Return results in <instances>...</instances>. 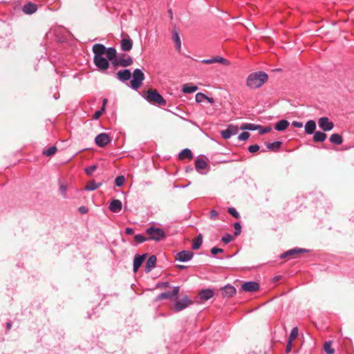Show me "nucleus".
Returning <instances> with one entry per match:
<instances>
[{
	"label": "nucleus",
	"mask_w": 354,
	"mask_h": 354,
	"mask_svg": "<svg viewBox=\"0 0 354 354\" xmlns=\"http://www.w3.org/2000/svg\"><path fill=\"white\" fill-rule=\"evenodd\" d=\"M104 46L101 44H94L93 46V52L94 53L93 62L96 67L101 71H106L109 63L104 57Z\"/></svg>",
	"instance_id": "f257e3e1"
},
{
	"label": "nucleus",
	"mask_w": 354,
	"mask_h": 354,
	"mask_svg": "<svg viewBox=\"0 0 354 354\" xmlns=\"http://www.w3.org/2000/svg\"><path fill=\"white\" fill-rule=\"evenodd\" d=\"M268 79V75L262 71L252 73L250 74L246 80V84L252 89H255L262 86Z\"/></svg>",
	"instance_id": "f03ea898"
},
{
	"label": "nucleus",
	"mask_w": 354,
	"mask_h": 354,
	"mask_svg": "<svg viewBox=\"0 0 354 354\" xmlns=\"http://www.w3.org/2000/svg\"><path fill=\"white\" fill-rule=\"evenodd\" d=\"M146 99L149 102L156 103L160 106H165L167 104L166 100L155 89H151L147 92Z\"/></svg>",
	"instance_id": "7ed1b4c3"
},
{
	"label": "nucleus",
	"mask_w": 354,
	"mask_h": 354,
	"mask_svg": "<svg viewBox=\"0 0 354 354\" xmlns=\"http://www.w3.org/2000/svg\"><path fill=\"white\" fill-rule=\"evenodd\" d=\"M146 232L149 235L148 239L156 241H159L165 237L164 230L158 227H150L146 230Z\"/></svg>",
	"instance_id": "20e7f679"
},
{
	"label": "nucleus",
	"mask_w": 354,
	"mask_h": 354,
	"mask_svg": "<svg viewBox=\"0 0 354 354\" xmlns=\"http://www.w3.org/2000/svg\"><path fill=\"white\" fill-rule=\"evenodd\" d=\"M132 77L131 86L132 88L137 90L142 85L145 80V75L140 69L136 68L133 71Z\"/></svg>",
	"instance_id": "39448f33"
},
{
	"label": "nucleus",
	"mask_w": 354,
	"mask_h": 354,
	"mask_svg": "<svg viewBox=\"0 0 354 354\" xmlns=\"http://www.w3.org/2000/svg\"><path fill=\"white\" fill-rule=\"evenodd\" d=\"M319 127L323 131H329L334 128V124L327 117H322L318 120Z\"/></svg>",
	"instance_id": "423d86ee"
},
{
	"label": "nucleus",
	"mask_w": 354,
	"mask_h": 354,
	"mask_svg": "<svg viewBox=\"0 0 354 354\" xmlns=\"http://www.w3.org/2000/svg\"><path fill=\"white\" fill-rule=\"evenodd\" d=\"M192 301L187 297H185L183 299L176 302L174 306V310L175 312H180L191 304Z\"/></svg>",
	"instance_id": "0eeeda50"
},
{
	"label": "nucleus",
	"mask_w": 354,
	"mask_h": 354,
	"mask_svg": "<svg viewBox=\"0 0 354 354\" xmlns=\"http://www.w3.org/2000/svg\"><path fill=\"white\" fill-rule=\"evenodd\" d=\"M95 142L98 147H104L111 142V139L107 133H101L95 137Z\"/></svg>",
	"instance_id": "6e6552de"
},
{
	"label": "nucleus",
	"mask_w": 354,
	"mask_h": 354,
	"mask_svg": "<svg viewBox=\"0 0 354 354\" xmlns=\"http://www.w3.org/2000/svg\"><path fill=\"white\" fill-rule=\"evenodd\" d=\"M133 63L132 58L128 55H123L122 57H119L118 59H115L113 62V64L115 66H121L122 67H127L131 65Z\"/></svg>",
	"instance_id": "1a4fd4ad"
},
{
	"label": "nucleus",
	"mask_w": 354,
	"mask_h": 354,
	"mask_svg": "<svg viewBox=\"0 0 354 354\" xmlns=\"http://www.w3.org/2000/svg\"><path fill=\"white\" fill-rule=\"evenodd\" d=\"M238 131L237 126L230 124L226 129L221 131V134L224 139H229L232 136L236 135Z\"/></svg>",
	"instance_id": "9d476101"
},
{
	"label": "nucleus",
	"mask_w": 354,
	"mask_h": 354,
	"mask_svg": "<svg viewBox=\"0 0 354 354\" xmlns=\"http://www.w3.org/2000/svg\"><path fill=\"white\" fill-rule=\"evenodd\" d=\"M194 256L193 252L190 250H183L181 252H179L176 255V260L185 262L191 260Z\"/></svg>",
	"instance_id": "9b49d317"
},
{
	"label": "nucleus",
	"mask_w": 354,
	"mask_h": 354,
	"mask_svg": "<svg viewBox=\"0 0 354 354\" xmlns=\"http://www.w3.org/2000/svg\"><path fill=\"white\" fill-rule=\"evenodd\" d=\"M180 288L178 286H176L174 288L171 292H165L160 294L157 297L156 300H162L165 299H171L174 297H176L179 293Z\"/></svg>",
	"instance_id": "f8f14e48"
},
{
	"label": "nucleus",
	"mask_w": 354,
	"mask_h": 354,
	"mask_svg": "<svg viewBox=\"0 0 354 354\" xmlns=\"http://www.w3.org/2000/svg\"><path fill=\"white\" fill-rule=\"evenodd\" d=\"M241 289L245 292H252L259 289V285L255 281H248L242 284Z\"/></svg>",
	"instance_id": "ddd939ff"
},
{
	"label": "nucleus",
	"mask_w": 354,
	"mask_h": 354,
	"mask_svg": "<svg viewBox=\"0 0 354 354\" xmlns=\"http://www.w3.org/2000/svg\"><path fill=\"white\" fill-rule=\"evenodd\" d=\"M201 62L203 64H214V63H221L224 65L229 64V62L227 59H225V58H223L222 57H219V56H216V57L211 58V59H203L201 61Z\"/></svg>",
	"instance_id": "4468645a"
},
{
	"label": "nucleus",
	"mask_w": 354,
	"mask_h": 354,
	"mask_svg": "<svg viewBox=\"0 0 354 354\" xmlns=\"http://www.w3.org/2000/svg\"><path fill=\"white\" fill-rule=\"evenodd\" d=\"M133 46V41L131 39L129 36H127V37L123 38L121 40V48L123 51H130L132 49Z\"/></svg>",
	"instance_id": "2eb2a0df"
},
{
	"label": "nucleus",
	"mask_w": 354,
	"mask_h": 354,
	"mask_svg": "<svg viewBox=\"0 0 354 354\" xmlns=\"http://www.w3.org/2000/svg\"><path fill=\"white\" fill-rule=\"evenodd\" d=\"M146 258V254L139 255L137 254L135 256L133 259V272H136L140 266L142 264L144 260Z\"/></svg>",
	"instance_id": "dca6fc26"
},
{
	"label": "nucleus",
	"mask_w": 354,
	"mask_h": 354,
	"mask_svg": "<svg viewBox=\"0 0 354 354\" xmlns=\"http://www.w3.org/2000/svg\"><path fill=\"white\" fill-rule=\"evenodd\" d=\"M122 207V202L120 200L114 199L109 205V209L114 213H118Z\"/></svg>",
	"instance_id": "f3484780"
},
{
	"label": "nucleus",
	"mask_w": 354,
	"mask_h": 354,
	"mask_svg": "<svg viewBox=\"0 0 354 354\" xmlns=\"http://www.w3.org/2000/svg\"><path fill=\"white\" fill-rule=\"evenodd\" d=\"M37 5L32 3L28 2L24 5V13L27 15H32L35 13L37 10Z\"/></svg>",
	"instance_id": "a211bd4d"
},
{
	"label": "nucleus",
	"mask_w": 354,
	"mask_h": 354,
	"mask_svg": "<svg viewBox=\"0 0 354 354\" xmlns=\"http://www.w3.org/2000/svg\"><path fill=\"white\" fill-rule=\"evenodd\" d=\"M305 132L308 135H311L315 132L316 123L314 120H310L306 122L304 126Z\"/></svg>",
	"instance_id": "6ab92c4d"
},
{
	"label": "nucleus",
	"mask_w": 354,
	"mask_h": 354,
	"mask_svg": "<svg viewBox=\"0 0 354 354\" xmlns=\"http://www.w3.org/2000/svg\"><path fill=\"white\" fill-rule=\"evenodd\" d=\"M116 75L118 79L122 82L129 80L131 76V71L129 69L119 71Z\"/></svg>",
	"instance_id": "aec40b11"
},
{
	"label": "nucleus",
	"mask_w": 354,
	"mask_h": 354,
	"mask_svg": "<svg viewBox=\"0 0 354 354\" xmlns=\"http://www.w3.org/2000/svg\"><path fill=\"white\" fill-rule=\"evenodd\" d=\"M104 55L111 62H113L116 57V50L114 48H106L104 46Z\"/></svg>",
	"instance_id": "412c9836"
},
{
	"label": "nucleus",
	"mask_w": 354,
	"mask_h": 354,
	"mask_svg": "<svg viewBox=\"0 0 354 354\" xmlns=\"http://www.w3.org/2000/svg\"><path fill=\"white\" fill-rule=\"evenodd\" d=\"M156 257L154 255H151L147 259L145 264V271L147 272H149L156 266Z\"/></svg>",
	"instance_id": "4be33fe9"
},
{
	"label": "nucleus",
	"mask_w": 354,
	"mask_h": 354,
	"mask_svg": "<svg viewBox=\"0 0 354 354\" xmlns=\"http://www.w3.org/2000/svg\"><path fill=\"white\" fill-rule=\"evenodd\" d=\"M214 296V292L211 289H204L200 291L199 297L201 300L207 301Z\"/></svg>",
	"instance_id": "5701e85b"
},
{
	"label": "nucleus",
	"mask_w": 354,
	"mask_h": 354,
	"mask_svg": "<svg viewBox=\"0 0 354 354\" xmlns=\"http://www.w3.org/2000/svg\"><path fill=\"white\" fill-rule=\"evenodd\" d=\"M235 293L236 289L230 285L225 286L222 290V294L224 297H232Z\"/></svg>",
	"instance_id": "b1692460"
},
{
	"label": "nucleus",
	"mask_w": 354,
	"mask_h": 354,
	"mask_svg": "<svg viewBox=\"0 0 354 354\" xmlns=\"http://www.w3.org/2000/svg\"><path fill=\"white\" fill-rule=\"evenodd\" d=\"M326 134L324 131H317L314 133L313 141L315 142H322L326 139Z\"/></svg>",
	"instance_id": "393cba45"
},
{
	"label": "nucleus",
	"mask_w": 354,
	"mask_h": 354,
	"mask_svg": "<svg viewBox=\"0 0 354 354\" xmlns=\"http://www.w3.org/2000/svg\"><path fill=\"white\" fill-rule=\"evenodd\" d=\"M207 166V164L206 161L204 159L198 158L196 160L195 167H196V169L199 173H202L201 170L205 169Z\"/></svg>",
	"instance_id": "a878e982"
},
{
	"label": "nucleus",
	"mask_w": 354,
	"mask_h": 354,
	"mask_svg": "<svg viewBox=\"0 0 354 354\" xmlns=\"http://www.w3.org/2000/svg\"><path fill=\"white\" fill-rule=\"evenodd\" d=\"M289 126V122L286 120H281L277 122L274 126V129L278 131H284Z\"/></svg>",
	"instance_id": "bb28decb"
},
{
	"label": "nucleus",
	"mask_w": 354,
	"mask_h": 354,
	"mask_svg": "<svg viewBox=\"0 0 354 354\" xmlns=\"http://www.w3.org/2000/svg\"><path fill=\"white\" fill-rule=\"evenodd\" d=\"M306 250H304V249H297V248H295V249H292V250H290L286 252H284L283 254H282L281 255V258H285L288 256H290V255H297V254H299L300 253H303V252H305Z\"/></svg>",
	"instance_id": "cd10ccee"
},
{
	"label": "nucleus",
	"mask_w": 354,
	"mask_h": 354,
	"mask_svg": "<svg viewBox=\"0 0 354 354\" xmlns=\"http://www.w3.org/2000/svg\"><path fill=\"white\" fill-rule=\"evenodd\" d=\"M330 141L335 145H341L343 142L342 137L338 133H333L329 138Z\"/></svg>",
	"instance_id": "c85d7f7f"
},
{
	"label": "nucleus",
	"mask_w": 354,
	"mask_h": 354,
	"mask_svg": "<svg viewBox=\"0 0 354 354\" xmlns=\"http://www.w3.org/2000/svg\"><path fill=\"white\" fill-rule=\"evenodd\" d=\"M178 157L181 160L185 158L192 159L193 158V155L190 149H185L179 153Z\"/></svg>",
	"instance_id": "c756f323"
},
{
	"label": "nucleus",
	"mask_w": 354,
	"mask_h": 354,
	"mask_svg": "<svg viewBox=\"0 0 354 354\" xmlns=\"http://www.w3.org/2000/svg\"><path fill=\"white\" fill-rule=\"evenodd\" d=\"M198 90V87L196 86H191L188 84H184L182 88V91L184 93H192Z\"/></svg>",
	"instance_id": "7c9ffc66"
},
{
	"label": "nucleus",
	"mask_w": 354,
	"mask_h": 354,
	"mask_svg": "<svg viewBox=\"0 0 354 354\" xmlns=\"http://www.w3.org/2000/svg\"><path fill=\"white\" fill-rule=\"evenodd\" d=\"M203 243V236L200 234L193 241L192 248L194 250H198L202 245Z\"/></svg>",
	"instance_id": "2f4dec72"
},
{
	"label": "nucleus",
	"mask_w": 354,
	"mask_h": 354,
	"mask_svg": "<svg viewBox=\"0 0 354 354\" xmlns=\"http://www.w3.org/2000/svg\"><path fill=\"white\" fill-rule=\"evenodd\" d=\"M100 185L101 183H97L95 181L92 180L88 183V184L85 187V189L87 191H93L100 187Z\"/></svg>",
	"instance_id": "473e14b6"
},
{
	"label": "nucleus",
	"mask_w": 354,
	"mask_h": 354,
	"mask_svg": "<svg viewBox=\"0 0 354 354\" xmlns=\"http://www.w3.org/2000/svg\"><path fill=\"white\" fill-rule=\"evenodd\" d=\"M173 40L176 44V48L180 50L181 46V41L178 33L176 31L173 32Z\"/></svg>",
	"instance_id": "72a5a7b5"
},
{
	"label": "nucleus",
	"mask_w": 354,
	"mask_h": 354,
	"mask_svg": "<svg viewBox=\"0 0 354 354\" xmlns=\"http://www.w3.org/2000/svg\"><path fill=\"white\" fill-rule=\"evenodd\" d=\"M281 142L276 141L272 143H268L266 147L270 150H277L280 148Z\"/></svg>",
	"instance_id": "f704fd0d"
},
{
	"label": "nucleus",
	"mask_w": 354,
	"mask_h": 354,
	"mask_svg": "<svg viewBox=\"0 0 354 354\" xmlns=\"http://www.w3.org/2000/svg\"><path fill=\"white\" fill-rule=\"evenodd\" d=\"M259 127H260V126L256 125L254 124L248 123V124H244L243 125H242L241 127V129L254 131V130L258 129Z\"/></svg>",
	"instance_id": "c9c22d12"
},
{
	"label": "nucleus",
	"mask_w": 354,
	"mask_h": 354,
	"mask_svg": "<svg viewBox=\"0 0 354 354\" xmlns=\"http://www.w3.org/2000/svg\"><path fill=\"white\" fill-rule=\"evenodd\" d=\"M57 147L55 146H52L49 147L48 149L44 150L43 151V153L46 156H51L54 155L57 151Z\"/></svg>",
	"instance_id": "e433bc0d"
},
{
	"label": "nucleus",
	"mask_w": 354,
	"mask_h": 354,
	"mask_svg": "<svg viewBox=\"0 0 354 354\" xmlns=\"http://www.w3.org/2000/svg\"><path fill=\"white\" fill-rule=\"evenodd\" d=\"M324 350L327 354H333L334 349L331 347V342H326L324 345Z\"/></svg>",
	"instance_id": "4c0bfd02"
},
{
	"label": "nucleus",
	"mask_w": 354,
	"mask_h": 354,
	"mask_svg": "<svg viewBox=\"0 0 354 354\" xmlns=\"http://www.w3.org/2000/svg\"><path fill=\"white\" fill-rule=\"evenodd\" d=\"M298 335V329L297 327H294L289 335L288 340L293 341Z\"/></svg>",
	"instance_id": "58836bf2"
},
{
	"label": "nucleus",
	"mask_w": 354,
	"mask_h": 354,
	"mask_svg": "<svg viewBox=\"0 0 354 354\" xmlns=\"http://www.w3.org/2000/svg\"><path fill=\"white\" fill-rule=\"evenodd\" d=\"M124 182L125 178L123 176H119L116 177V178L115 179V183L118 187H121L122 185H123Z\"/></svg>",
	"instance_id": "ea45409f"
},
{
	"label": "nucleus",
	"mask_w": 354,
	"mask_h": 354,
	"mask_svg": "<svg viewBox=\"0 0 354 354\" xmlns=\"http://www.w3.org/2000/svg\"><path fill=\"white\" fill-rule=\"evenodd\" d=\"M134 239L137 243H141L146 241L148 239V238H146L142 234H136L134 236Z\"/></svg>",
	"instance_id": "a19ab883"
},
{
	"label": "nucleus",
	"mask_w": 354,
	"mask_h": 354,
	"mask_svg": "<svg viewBox=\"0 0 354 354\" xmlns=\"http://www.w3.org/2000/svg\"><path fill=\"white\" fill-rule=\"evenodd\" d=\"M227 212L236 218H239L240 217L239 212L234 207H229Z\"/></svg>",
	"instance_id": "79ce46f5"
},
{
	"label": "nucleus",
	"mask_w": 354,
	"mask_h": 354,
	"mask_svg": "<svg viewBox=\"0 0 354 354\" xmlns=\"http://www.w3.org/2000/svg\"><path fill=\"white\" fill-rule=\"evenodd\" d=\"M205 98L206 95L202 93H198L195 96L196 102L198 103L203 102Z\"/></svg>",
	"instance_id": "37998d69"
},
{
	"label": "nucleus",
	"mask_w": 354,
	"mask_h": 354,
	"mask_svg": "<svg viewBox=\"0 0 354 354\" xmlns=\"http://www.w3.org/2000/svg\"><path fill=\"white\" fill-rule=\"evenodd\" d=\"M234 235L238 236L241 234V226L239 223H235L234 224Z\"/></svg>",
	"instance_id": "c03bdc74"
},
{
	"label": "nucleus",
	"mask_w": 354,
	"mask_h": 354,
	"mask_svg": "<svg viewBox=\"0 0 354 354\" xmlns=\"http://www.w3.org/2000/svg\"><path fill=\"white\" fill-rule=\"evenodd\" d=\"M232 239H233V237L230 234H226L221 239L222 241H223L225 243H229L230 242H231L232 241Z\"/></svg>",
	"instance_id": "a18cd8bd"
},
{
	"label": "nucleus",
	"mask_w": 354,
	"mask_h": 354,
	"mask_svg": "<svg viewBox=\"0 0 354 354\" xmlns=\"http://www.w3.org/2000/svg\"><path fill=\"white\" fill-rule=\"evenodd\" d=\"M96 169H97L96 165H91L85 169V172L88 175H92L93 173L96 170Z\"/></svg>",
	"instance_id": "49530a36"
},
{
	"label": "nucleus",
	"mask_w": 354,
	"mask_h": 354,
	"mask_svg": "<svg viewBox=\"0 0 354 354\" xmlns=\"http://www.w3.org/2000/svg\"><path fill=\"white\" fill-rule=\"evenodd\" d=\"M250 137V133L247 131L242 132L238 137L240 140H247Z\"/></svg>",
	"instance_id": "de8ad7c7"
},
{
	"label": "nucleus",
	"mask_w": 354,
	"mask_h": 354,
	"mask_svg": "<svg viewBox=\"0 0 354 354\" xmlns=\"http://www.w3.org/2000/svg\"><path fill=\"white\" fill-rule=\"evenodd\" d=\"M259 149V145H250V146L248 147V151H249L250 153H254V152H257Z\"/></svg>",
	"instance_id": "09e8293b"
},
{
	"label": "nucleus",
	"mask_w": 354,
	"mask_h": 354,
	"mask_svg": "<svg viewBox=\"0 0 354 354\" xmlns=\"http://www.w3.org/2000/svg\"><path fill=\"white\" fill-rule=\"evenodd\" d=\"M218 215V214L216 210L212 209L209 212V218L211 220H216Z\"/></svg>",
	"instance_id": "8fccbe9b"
},
{
	"label": "nucleus",
	"mask_w": 354,
	"mask_h": 354,
	"mask_svg": "<svg viewBox=\"0 0 354 354\" xmlns=\"http://www.w3.org/2000/svg\"><path fill=\"white\" fill-rule=\"evenodd\" d=\"M222 252H223V250L221 248H219L214 247L211 249V253L214 255H216L218 253H222Z\"/></svg>",
	"instance_id": "3c124183"
},
{
	"label": "nucleus",
	"mask_w": 354,
	"mask_h": 354,
	"mask_svg": "<svg viewBox=\"0 0 354 354\" xmlns=\"http://www.w3.org/2000/svg\"><path fill=\"white\" fill-rule=\"evenodd\" d=\"M292 341H290V340L288 341V343H287V345L286 347V353H288L291 351L292 346Z\"/></svg>",
	"instance_id": "603ef678"
},
{
	"label": "nucleus",
	"mask_w": 354,
	"mask_h": 354,
	"mask_svg": "<svg viewBox=\"0 0 354 354\" xmlns=\"http://www.w3.org/2000/svg\"><path fill=\"white\" fill-rule=\"evenodd\" d=\"M292 125L296 128H301L303 127V123L298 121H293L292 122Z\"/></svg>",
	"instance_id": "864d4df0"
},
{
	"label": "nucleus",
	"mask_w": 354,
	"mask_h": 354,
	"mask_svg": "<svg viewBox=\"0 0 354 354\" xmlns=\"http://www.w3.org/2000/svg\"><path fill=\"white\" fill-rule=\"evenodd\" d=\"M157 286L158 288H167L169 286V282H162V283H159Z\"/></svg>",
	"instance_id": "5fc2aeb1"
},
{
	"label": "nucleus",
	"mask_w": 354,
	"mask_h": 354,
	"mask_svg": "<svg viewBox=\"0 0 354 354\" xmlns=\"http://www.w3.org/2000/svg\"><path fill=\"white\" fill-rule=\"evenodd\" d=\"M260 133H268L269 132L270 130H271V128L270 127H264V128H261V127L259 128L260 129Z\"/></svg>",
	"instance_id": "6e6d98bb"
},
{
	"label": "nucleus",
	"mask_w": 354,
	"mask_h": 354,
	"mask_svg": "<svg viewBox=\"0 0 354 354\" xmlns=\"http://www.w3.org/2000/svg\"><path fill=\"white\" fill-rule=\"evenodd\" d=\"M102 113H101V111L98 110L95 111V113H94L93 118L97 120L102 115Z\"/></svg>",
	"instance_id": "4d7b16f0"
},
{
	"label": "nucleus",
	"mask_w": 354,
	"mask_h": 354,
	"mask_svg": "<svg viewBox=\"0 0 354 354\" xmlns=\"http://www.w3.org/2000/svg\"><path fill=\"white\" fill-rule=\"evenodd\" d=\"M125 233L128 235H131V234H133V230L131 227H127L125 229Z\"/></svg>",
	"instance_id": "13d9d810"
},
{
	"label": "nucleus",
	"mask_w": 354,
	"mask_h": 354,
	"mask_svg": "<svg viewBox=\"0 0 354 354\" xmlns=\"http://www.w3.org/2000/svg\"><path fill=\"white\" fill-rule=\"evenodd\" d=\"M79 211L82 214H86L87 212V209L85 207L82 206L79 208Z\"/></svg>",
	"instance_id": "bf43d9fd"
},
{
	"label": "nucleus",
	"mask_w": 354,
	"mask_h": 354,
	"mask_svg": "<svg viewBox=\"0 0 354 354\" xmlns=\"http://www.w3.org/2000/svg\"><path fill=\"white\" fill-rule=\"evenodd\" d=\"M205 100L210 104H212L214 102V99L212 97H209L207 95Z\"/></svg>",
	"instance_id": "052dcab7"
},
{
	"label": "nucleus",
	"mask_w": 354,
	"mask_h": 354,
	"mask_svg": "<svg viewBox=\"0 0 354 354\" xmlns=\"http://www.w3.org/2000/svg\"><path fill=\"white\" fill-rule=\"evenodd\" d=\"M176 267L180 270H184L187 268V266L184 265H177Z\"/></svg>",
	"instance_id": "680f3d73"
},
{
	"label": "nucleus",
	"mask_w": 354,
	"mask_h": 354,
	"mask_svg": "<svg viewBox=\"0 0 354 354\" xmlns=\"http://www.w3.org/2000/svg\"><path fill=\"white\" fill-rule=\"evenodd\" d=\"M6 326H7V329L10 330V328H11V323L10 322H8Z\"/></svg>",
	"instance_id": "e2e57ef3"
},
{
	"label": "nucleus",
	"mask_w": 354,
	"mask_h": 354,
	"mask_svg": "<svg viewBox=\"0 0 354 354\" xmlns=\"http://www.w3.org/2000/svg\"><path fill=\"white\" fill-rule=\"evenodd\" d=\"M61 190H62V192L65 194V192H66V188L64 187L63 186L61 187Z\"/></svg>",
	"instance_id": "0e129e2a"
},
{
	"label": "nucleus",
	"mask_w": 354,
	"mask_h": 354,
	"mask_svg": "<svg viewBox=\"0 0 354 354\" xmlns=\"http://www.w3.org/2000/svg\"><path fill=\"white\" fill-rule=\"evenodd\" d=\"M104 109H105V106H102V107L101 108V109H100V110H99V111H101V113H102L104 111Z\"/></svg>",
	"instance_id": "69168bd1"
},
{
	"label": "nucleus",
	"mask_w": 354,
	"mask_h": 354,
	"mask_svg": "<svg viewBox=\"0 0 354 354\" xmlns=\"http://www.w3.org/2000/svg\"><path fill=\"white\" fill-rule=\"evenodd\" d=\"M192 167H187V168L186 169V171H187V172L190 171H192Z\"/></svg>",
	"instance_id": "338daca9"
},
{
	"label": "nucleus",
	"mask_w": 354,
	"mask_h": 354,
	"mask_svg": "<svg viewBox=\"0 0 354 354\" xmlns=\"http://www.w3.org/2000/svg\"><path fill=\"white\" fill-rule=\"evenodd\" d=\"M248 354H257L255 351L250 352Z\"/></svg>",
	"instance_id": "774afa93"
}]
</instances>
